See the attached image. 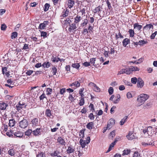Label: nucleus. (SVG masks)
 Wrapping results in <instances>:
<instances>
[{
	"label": "nucleus",
	"instance_id": "obj_20",
	"mask_svg": "<svg viewBox=\"0 0 157 157\" xmlns=\"http://www.w3.org/2000/svg\"><path fill=\"white\" fill-rule=\"evenodd\" d=\"M75 4V2L74 0H68L67 6L69 8H72Z\"/></svg>",
	"mask_w": 157,
	"mask_h": 157
},
{
	"label": "nucleus",
	"instance_id": "obj_49",
	"mask_svg": "<svg viewBox=\"0 0 157 157\" xmlns=\"http://www.w3.org/2000/svg\"><path fill=\"white\" fill-rule=\"evenodd\" d=\"M133 157H141L140 154L138 151H136L134 152L132 155Z\"/></svg>",
	"mask_w": 157,
	"mask_h": 157
},
{
	"label": "nucleus",
	"instance_id": "obj_23",
	"mask_svg": "<svg viewBox=\"0 0 157 157\" xmlns=\"http://www.w3.org/2000/svg\"><path fill=\"white\" fill-rule=\"evenodd\" d=\"M57 141L60 144L64 145H65V142L64 139H63L62 137H58L57 139Z\"/></svg>",
	"mask_w": 157,
	"mask_h": 157
},
{
	"label": "nucleus",
	"instance_id": "obj_60",
	"mask_svg": "<svg viewBox=\"0 0 157 157\" xmlns=\"http://www.w3.org/2000/svg\"><path fill=\"white\" fill-rule=\"evenodd\" d=\"M66 89L65 88H62L60 89V90L59 91V93L60 94L63 95L66 92Z\"/></svg>",
	"mask_w": 157,
	"mask_h": 157
},
{
	"label": "nucleus",
	"instance_id": "obj_32",
	"mask_svg": "<svg viewBox=\"0 0 157 157\" xmlns=\"http://www.w3.org/2000/svg\"><path fill=\"white\" fill-rule=\"evenodd\" d=\"M70 86H75L76 87H78L80 86V83L78 81H75L70 84Z\"/></svg>",
	"mask_w": 157,
	"mask_h": 157
},
{
	"label": "nucleus",
	"instance_id": "obj_56",
	"mask_svg": "<svg viewBox=\"0 0 157 157\" xmlns=\"http://www.w3.org/2000/svg\"><path fill=\"white\" fill-rule=\"evenodd\" d=\"M52 88H47L46 89V92L47 95H50L52 94Z\"/></svg>",
	"mask_w": 157,
	"mask_h": 157
},
{
	"label": "nucleus",
	"instance_id": "obj_58",
	"mask_svg": "<svg viewBox=\"0 0 157 157\" xmlns=\"http://www.w3.org/2000/svg\"><path fill=\"white\" fill-rule=\"evenodd\" d=\"M138 79L136 77L132 78L131 79V82L134 84H136V82H137Z\"/></svg>",
	"mask_w": 157,
	"mask_h": 157
},
{
	"label": "nucleus",
	"instance_id": "obj_38",
	"mask_svg": "<svg viewBox=\"0 0 157 157\" xmlns=\"http://www.w3.org/2000/svg\"><path fill=\"white\" fill-rule=\"evenodd\" d=\"M85 130V129L83 128L82 130L80 131V132L79 133V136H80V138H83L84 137V131Z\"/></svg>",
	"mask_w": 157,
	"mask_h": 157
},
{
	"label": "nucleus",
	"instance_id": "obj_22",
	"mask_svg": "<svg viewBox=\"0 0 157 157\" xmlns=\"http://www.w3.org/2000/svg\"><path fill=\"white\" fill-rule=\"evenodd\" d=\"M130 42V40L128 38H125L122 41V44L124 47H125Z\"/></svg>",
	"mask_w": 157,
	"mask_h": 157
},
{
	"label": "nucleus",
	"instance_id": "obj_53",
	"mask_svg": "<svg viewBox=\"0 0 157 157\" xmlns=\"http://www.w3.org/2000/svg\"><path fill=\"white\" fill-rule=\"evenodd\" d=\"M139 44L140 46H141V45H143L144 44H146L147 43V40H140L139 41Z\"/></svg>",
	"mask_w": 157,
	"mask_h": 157
},
{
	"label": "nucleus",
	"instance_id": "obj_28",
	"mask_svg": "<svg viewBox=\"0 0 157 157\" xmlns=\"http://www.w3.org/2000/svg\"><path fill=\"white\" fill-rule=\"evenodd\" d=\"M94 126V123L93 122H90L88 123L86 125V127L89 130H91L93 128V127Z\"/></svg>",
	"mask_w": 157,
	"mask_h": 157
},
{
	"label": "nucleus",
	"instance_id": "obj_30",
	"mask_svg": "<svg viewBox=\"0 0 157 157\" xmlns=\"http://www.w3.org/2000/svg\"><path fill=\"white\" fill-rule=\"evenodd\" d=\"M131 153V150L130 149H125L123 151L122 155H128Z\"/></svg>",
	"mask_w": 157,
	"mask_h": 157
},
{
	"label": "nucleus",
	"instance_id": "obj_17",
	"mask_svg": "<svg viewBox=\"0 0 157 157\" xmlns=\"http://www.w3.org/2000/svg\"><path fill=\"white\" fill-rule=\"evenodd\" d=\"M32 124H33V126H38L39 124V122L38 121V118H35L31 121Z\"/></svg>",
	"mask_w": 157,
	"mask_h": 157
},
{
	"label": "nucleus",
	"instance_id": "obj_27",
	"mask_svg": "<svg viewBox=\"0 0 157 157\" xmlns=\"http://www.w3.org/2000/svg\"><path fill=\"white\" fill-rule=\"evenodd\" d=\"M142 25H140L138 23H135L134 24L133 27L134 29H136L138 30L141 29L142 28Z\"/></svg>",
	"mask_w": 157,
	"mask_h": 157
},
{
	"label": "nucleus",
	"instance_id": "obj_48",
	"mask_svg": "<svg viewBox=\"0 0 157 157\" xmlns=\"http://www.w3.org/2000/svg\"><path fill=\"white\" fill-rule=\"evenodd\" d=\"M32 133V131L31 129H29L28 130L26 131V132H25V135L29 136H30Z\"/></svg>",
	"mask_w": 157,
	"mask_h": 157
},
{
	"label": "nucleus",
	"instance_id": "obj_14",
	"mask_svg": "<svg viewBox=\"0 0 157 157\" xmlns=\"http://www.w3.org/2000/svg\"><path fill=\"white\" fill-rule=\"evenodd\" d=\"M45 116L48 117H49L52 119L54 117L50 109H47L46 110Z\"/></svg>",
	"mask_w": 157,
	"mask_h": 157
},
{
	"label": "nucleus",
	"instance_id": "obj_64",
	"mask_svg": "<svg viewBox=\"0 0 157 157\" xmlns=\"http://www.w3.org/2000/svg\"><path fill=\"white\" fill-rule=\"evenodd\" d=\"M157 34V31H155L154 33H153L150 36V38L151 39H154L155 38V36Z\"/></svg>",
	"mask_w": 157,
	"mask_h": 157
},
{
	"label": "nucleus",
	"instance_id": "obj_7",
	"mask_svg": "<svg viewBox=\"0 0 157 157\" xmlns=\"http://www.w3.org/2000/svg\"><path fill=\"white\" fill-rule=\"evenodd\" d=\"M102 7L100 6H99L95 8L93 11L94 13H98V15H99L100 17H101V13L102 11Z\"/></svg>",
	"mask_w": 157,
	"mask_h": 157
},
{
	"label": "nucleus",
	"instance_id": "obj_33",
	"mask_svg": "<svg viewBox=\"0 0 157 157\" xmlns=\"http://www.w3.org/2000/svg\"><path fill=\"white\" fill-rule=\"evenodd\" d=\"M130 71L131 74L132 71H139L140 70L139 68L136 67L132 66H130Z\"/></svg>",
	"mask_w": 157,
	"mask_h": 157
},
{
	"label": "nucleus",
	"instance_id": "obj_11",
	"mask_svg": "<svg viewBox=\"0 0 157 157\" xmlns=\"http://www.w3.org/2000/svg\"><path fill=\"white\" fill-rule=\"evenodd\" d=\"M75 151V147L73 146L70 145L67 147V149L66 150V152L67 154H70L74 153Z\"/></svg>",
	"mask_w": 157,
	"mask_h": 157
},
{
	"label": "nucleus",
	"instance_id": "obj_52",
	"mask_svg": "<svg viewBox=\"0 0 157 157\" xmlns=\"http://www.w3.org/2000/svg\"><path fill=\"white\" fill-rule=\"evenodd\" d=\"M94 90L96 92H100V88H99V87L97 86L96 84H95L94 87L93 88Z\"/></svg>",
	"mask_w": 157,
	"mask_h": 157
},
{
	"label": "nucleus",
	"instance_id": "obj_44",
	"mask_svg": "<svg viewBox=\"0 0 157 157\" xmlns=\"http://www.w3.org/2000/svg\"><path fill=\"white\" fill-rule=\"evenodd\" d=\"M52 71L53 75H56L57 71V68L55 66H53L52 68Z\"/></svg>",
	"mask_w": 157,
	"mask_h": 157
},
{
	"label": "nucleus",
	"instance_id": "obj_13",
	"mask_svg": "<svg viewBox=\"0 0 157 157\" xmlns=\"http://www.w3.org/2000/svg\"><path fill=\"white\" fill-rule=\"evenodd\" d=\"M144 84L143 81L141 78H139L137 79V86L138 87L141 88Z\"/></svg>",
	"mask_w": 157,
	"mask_h": 157
},
{
	"label": "nucleus",
	"instance_id": "obj_8",
	"mask_svg": "<svg viewBox=\"0 0 157 157\" xmlns=\"http://www.w3.org/2000/svg\"><path fill=\"white\" fill-rule=\"evenodd\" d=\"M77 28V26L75 23L74 22L73 23H71L69 25L68 28V30L70 32H71L72 31H73V30L75 31Z\"/></svg>",
	"mask_w": 157,
	"mask_h": 157
},
{
	"label": "nucleus",
	"instance_id": "obj_59",
	"mask_svg": "<svg viewBox=\"0 0 157 157\" xmlns=\"http://www.w3.org/2000/svg\"><path fill=\"white\" fill-rule=\"evenodd\" d=\"M114 90L113 87H110L108 89V92L109 94L111 95L113 94V92Z\"/></svg>",
	"mask_w": 157,
	"mask_h": 157
},
{
	"label": "nucleus",
	"instance_id": "obj_54",
	"mask_svg": "<svg viewBox=\"0 0 157 157\" xmlns=\"http://www.w3.org/2000/svg\"><path fill=\"white\" fill-rule=\"evenodd\" d=\"M47 33L46 32L41 31L40 32V36H43V38H45L47 37Z\"/></svg>",
	"mask_w": 157,
	"mask_h": 157
},
{
	"label": "nucleus",
	"instance_id": "obj_43",
	"mask_svg": "<svg viewBox=\"0 0 157 157\" xmlns=\"http://www.w3.org/2000/svg\"><path fill=\"white\" fill-rule=\"evenodd\" d=\"M8 153L9 155L13 156H14L15 154V151H14V149H10L8 151Z\"/></svg>",
	"mask_w": 157,
	"mask_h": 157
},
{
	"label": "nucleus",
	"instance_id": "obj_1",
	"mask_svg": "<svg viewBox=\"0 0 157 157\" xmlns=\"http://www.w3.org/2000/svg\"><path fill=\"white\" fill-rule=\"evenodd\" d=\"M149 98L148 95L145 94H142L139 95L137 97V101L139 103L138 106L142 105L144 103L145 101L147 100Z\"/></svg>",
	"mask_w": 157,
	"mask_h": 157
},
{
	"label": "nucleus",
	"instance_id": "obj_40",
	"mask_svg": "<svg viewBox=\"0 0 157 157\" xmlns=\"http://www.w3.org/2000/svg\"><path fill=\"white\" fill-rule=\"evenodd\" d=\"M128 33L129 34V36L130 37H134L135 34L134 30L132 29H129L128 31Z\"/></svg>",
	"mask_w": 157,
	"mask_h": 157
},
{
	"label": "nucleus",
	"instance_id": "obj_36",
	"mask_svg": "<svg viewBox=\"0 0 157 157\" xmlns=\"http://www.w3.org/2000/svg\"><path fill=\"white\" fill-rule=\"evenodd\" d=\"M128 116H125L122 119L120 122V124L121 125H122L124 124V123L127 121Z\"/></svg>",
	"mask_w": 157,
	"mask_h": 157
},
{
	"label": "nucleus",
	"instance_id": "obj_35",
	"mask_svg": "<svg viewBox=\"0 0 157 157\" xmlns=\"http://www.w3.org/2000/svg\"><path fill=\"white\" fill-rule=\"evenodd\" d=\"M8 126L7 125L4 124L3 126L2 127L1 132L3 134V133H5V132H6L8 129Z\"/></svg>",
	"mask_w": 157,
	"mask_h": 157
},
{
	"label": "nucleus",
	"instance_id": "obj_57",
	"mask_svg": "<svg viewBox=\"0 0 157 157\" xmlns=\"http://www.w3.org/2000/svg\"><path fill=\"white\" fill-rule=\"evenodd\" d=\"M89 108L90 109V111H92L93 112L95 111L94 105L93 104L90 103L89 106Z\"/></svg>",
	"mask_w": 157,
	"mask_h": 157
},
{
	"label": "nucleus",
	"instance_id": "obj_41",
	"mask_svg": "<svg viewBox=\"0 0 157 157\" xmlns=\"http://www.w3.org/2000/svg\"><path fill=\"white\" fill-rule=\"evenodd\" d=\"M18 33L17 32H13L11 33V37L12 39L15 38L17 37Z\"/></svg>",
	"mask_w": 157,
	"mask_h": 157
},
{
	"label": "nucleus",
	"instance_id": "obj_16",
	"mask_svg": "<svg viewBox=\"0 0 157 157\" xmlns=\"http://www.w3.org/2000/svg\"><path fill=\"white\" fill-rule=\"evenodd\" d=\"M115 123V121L113 118H110L109 120V122L107 124V126H108V129H109L112 128V127L114 125Z\"/></svg>",
	"mask_w": 157,
	"mask_h": 157
},
{
	"label": "nucleus",
	"instance_id": "obj_26",
	"mask_svg": "<svg viewBox=\"0 0 157 157\" xmlns=\"http://www.w3.org/2000/svg\"><path fill=\"white\" fill-rule=\"evenodd\" d=\"M9 125L10 127H13L16 124V121L13 118L10 119L9 120Z\"/></svg>",
	"mask_w": 157,
	"mask_h": 157
},
{
	"label": "nucleus",
	"instance_id": "obj_42",
	"mask_svg": "<svg viewBox=\"0 0 157 157\" xmlns=\"http://www.w3.org/2000/svg\"><path fill=\"white\" fill-rule=\"evenodd\" d=\"M80 100L78 105L80 106H82L84 105L85 103L84 98L80 97Z\"/></svg>",
	"mask_w": 157,
	"mask_h": 157
},
{
	"label": "nucleus",
	"instance_id": "obj_6",
	"mask_svg": "<svg viewBox=\"0 0 157 157\" xmlns=\"http://www.w3.org/2000/svg\"><path fill=\"white\" fill-rule=\"evenodd\" d=\"M27 105H25V103H21V101L19 102V103L16 105V107L17 111L19 112L21 111V109H23V108H26Z\"/></svg>",
	"mask_w": 157,
	"mask_h": 157
},
{
	"label": "nucleus",
	"instance_id": "obj_3",
	"mask_svg": "<svg viewBox=\"0 0 157 157\" xmlns=\"http://www.w3.org/2000/svg\"><path fill=\"white\" fill-rule=\"evenodd\" d=\"M154 28L153 25L151 23L146 24L143 27V33L145 35L147 32H149L150 29H153Z\"/></svg>",
	"mask_w": 157,
	"mask_h": 157
},
{
	"label": "nucleus",
	"instance_id": "obj_37",
	"mask_svg": "<svg viewBox=\"0 0 157 157\" xmlns=\"http://www.w3.org/2000/svg\"><path fill=\"white\" fill-rule=\"evenodd\" d=\"M71 17H67L66 20H65V22L64 23V25H67V24H69V25L71 24V21L70 19Z\"/></svg>",
	"mask_w": 157,
	"mask_h": 157
},
{
	"label": "nucleus",
	"instance_id": "obj_2",
	"mask_svg": "<svg viewBox=\"0 0 157 157\" xmlns=\"http://www.w3.org/2000/svg\"><path fill=\"white\" fill-rule=\"evenodd\" d=\"M154 139L151 137H148L145 139L144 141L142 143V144L144 146H147L151 145H154Z\"/></svg>",
	"mask_w": 157,
	"mask_h": 157
},
{
	"label": "nucleus",
	"instance_id": "obj_63",
	"mask_svg": "<svg viewBox=\"0 0 157 157\" xmlns=\"http://www.w3.org/2000/svg\"><path fill=\"white\" fill-rule=\"evenodd\" d=\"M7 26L5 24H2L1 25V30H5L6 29Z\"/></svg>",
	"mask_w": 157,
	"mask_h": 157
},
{
	"label": "nucleus",
	"instance_id": "obj_5",
	"mask_svg": "<svg viewBox=\"0 0 157 157\" xmlns=\"http://www.w3.org/2000/svg\"><path fill=\"white\" fill-rule=\"evenodd\" d=\"M19 126L21 128H25L28 125V122L26 119H23L19 122Z\"/></svg>",
	"mask_w": 157,
	"mask_h": 157
},
{
	"label": "nucleus",
	"instance_id": "obj_19",
	"mask_svg": "<svg viewBox=\"0 0 157 157\" xmlns=\"http://www.w3.org/2000/svg\"><path fill=\"white\" fill-rule=\"evenodd\" d=\"M69 12V10H68L67 8L66 9H64L62 12V15L60 16L62 17L61 18L63 19V18L68 16Z\"/></svg>",
	"mask_w": 157,
	"mask_h": 157
},
{
	"label": "nucleus",
	"instance_id": "obj_51",
	"mask_svg": "<svg viewBox=\"0 0 157 157\" xmlns=\"http://www.w3.org/2000/svg\"><path fill=\"white\" fill-rule=\"evenodd\" d=\"M59 153V152L58 151H55L53 153L51 154V155L52 156H58V155Z\"/></svg>",
	"mask_w": 157,
	"mask_h": 157
},
{
	"label": "nucleus",
	"instance_id": "obj_47",
	"mask_svg": "<svg viewBox=\"0 0 157 157\" xmlns=\"http://www.w3.org/2000/svg\"><path fill=\"white\" fill-rule=\"evenodd\" d=\"M50 6L49 4L46 3L44 5V11H47L48 10Z\"/></svg>",
	"mask_w": 157,
	"mask_h": 157
},
{
	"label": "nucleus",
	"instance_id": "obj_4",
	"mask_svg": "<svg viewBox=\"0 0 157 157\" xmlns=\"http://www.w3.org/2000/svg\"><path fill=\"white\" fill-rule=\"evenodd\" d=\"M154 127L148 126L143 130V132L144 134L147 132L148 135H151L153 134L154 132Z\"/></svg>",
	"mask_w": 157,
	"mask_h": 157
},
{
	"label": "nucleus",
	"instance_id": "obj_18",
	"mask_svg": "<svg viewBox=\"0 0 157 157\" xmlns=\"http://www.w3.org/2000/svg\"><path fill=\"white\" fill-rule=\"evenodd\" d=\"M74 22L76 24H78L79 22L82 20V17L78 15H77L76 17L74 18Z\"/></svg>",
	"mask_w": 157,
	"mask_h": 157
},
{
	"label": "nucleus",
	"instance_id": "obj_61",
	"mask_svg": "<svg viewBox=\"0 0 157 157\" xmlns=\"http://www.w3.org/2000/svg\"><path fill=\"white\" fill-rule=\"evenodd\" d=\"M29 49V46H28V44H24L23 47L22 48V49H24V50L27 51V49Z\"/></svg>",
	"mask_w": 157,
	"mask_h": 157
},
{
	"label": "nucleus",
	"instance_id": "obj_29",
	"mask_svg": "<svg viewBox=\"0 0 157 157\" xmlns=\"http://www.w3.org/2000/svg\"><path fill=\"white\" fill-rule=\"evenodd\" d=\"M71 67L74 68H75L77 70H79V68L80 67V65L79 63H73L71 65Z\"/></svg>",
	"mask_w": 157,
	"mask_h": 157
},
{
	"label": "nucleus",
	"instance_id": "obj_55",
	"mask_svg": "<svg viewBox=\"0 0 157 157\" xmlns=\"http://www.w3.org/2000/svg\"><path fill=\"white\" fill-rule=\"evenodd\" d=\"M45 98H46V95L44 93H42V94L39 97V99L40 101L43 100V99Z\"/></svg>",
	"mask_w": 157,
	"mask_h": 157
},
{
	"label": "nucleus",
	"instance_id": "obj_12",
	"mask_svg": "<svg viewBox=\"0 0 157 157\" xmlns=\"http://www.w3.org/2000/svg\"><path fill=\"white\" fill-rule=\"evenodd\" d=\"M49 23L48 21H44L43 23H41L39 24V29H44L46 27L47 25Z\"/></svg>",
	"mask_w": 157,
	"mask_h": 157
},
{
	"label": "nucleus",
	"instance_id": "obj_10",
	"mask_svg": "<svg viewBox=\"0 0 157 157\" xmlns=\"http://www.w3.org/2000/svg\"><path fill=\"white\" fill-rule=\"evenodd\" d=\"M10 132L12 134H14L15 136L19 138L22 137L23 134V133L20 131H17L15 132H14L13 131H10Z\"/></svg>",
	"mask_w": 157,
	"mask_h": 157
},
{
	"label": "nucleus",
	"instance_id": "obj_46",
	"mask_svg": "<svg viewBox=\"0 0 157 157\" xmlns=\"http://www.w3.org/2000/svg\"><path fill=\"white\" fill-rule=\"evenodd\" d=\"M52 61L53 62V63L55 62H58L59 61H60V59L59 58L57 57H54V58H52Z\"/></svg>",
	"mask_w": 157,
	"mask_h": 157
},
{
	"label": "nucleus",
	"instance_id": "obj_62",
	"mask_svg": "<svg viewBox=\"0 0 157 157\" xmlns=\"http://www.w3.org/2000/svg\"><path fill=\"white\" fill-rule=\"evenodd\" d=\"M115 135V131L114 130L112 131V132H110V133L109 136L110 137H111L112 138H113V137H114Z\"/></svg>",
	"mask_w": 157,
	"mask_h": 157
},
{
	"label": "nucleus",
	"instance_id": "obj_34",
	"mask_svg": "<svg viewBox=\"0 0 157 157\" xmlns=\"http://www.w3.org/2000/svg\"><path fill=\"white\" fill-rule=\"evenodd\" d=\"M106 2L108 9L110 11H112L113 10V8L111 6V3L109 2V0H106Z\"/></svg>",
	"mask_w": 157,
	"mask_h": 157
},
{
	"label": "nucleus",
	"instance_id": "obj_9",
	"mask_svg": "<svg viewBox=\"0 0 157 157\" xmlns=\"http://www.w3.org/2000/svg\"><path fill=\"white\" fill-rule=\"evenodd\" d=\"M82 153L80 151V147H77L76 151L75 150V151L73 153V156L74 157L78 156L80 157L82 156Z\"/></svg>",
	"mask_w": 157,
	"mask_h": 157
},
{
	"label": "nucleus",
	"instance_id": "obj_50",
	"mask_svg": "<svg viewBox=\"0 0 157 157\" xmlns=\"http://www.w3.org/2000/svg\"><path fill=\"white\" fill-rule=\"evenodd\" d=\"M84 88H82L80 89V90L79 91V94L81 96L80 97L82 98H84V95L83 92V91H84Z\"/></svg>",
	"mask_w": 157,
	"mask_h": 157
},
{
	"label": "nucleus",
	"instance_id": "obj_31",
	"mask_svg": "<svg viewBox=\"0 0 157 157\" xmlns=\"http://www.w3.org/2000/svg\"><path fill=\"white\" fill-rule=\"evenodd\" d=\"M2 72L3 74H5L6 76H8L10 74L9 72H7V68L6 67H2Z\"/></svg>",
	"mask_w": 157,
	"mask_h": 157
},
{
	"label": "nucleus",
	"instance_id": "obj_39",
	"mask_svg": "<svg viewBox=\"0 0 157 157\" xmlns=\"http://www.w3.org/2000/svg\"><path fill=\"white\" fill-rule=\"evenodd\" d=\"M50 64L51 63H50L49 62H45L44 63H43L42 64V66L44 68L46 67L48 68L50 67Z\"/></svg>",
	"mask_w": 157,
	"mask_h": 157
},
{
	"label": "nucleus",
	"instance_id": "obj_45",
	"mask_svg": "<svg viewBox=\"0 0 157 157\" xmlns=\"http://www.w3.org/2000/svg\"><path fill=\"white\" fill-rule=\"evenodd\" d=\"M83 21V22L80 24L81 26L82 27H84V26L86 25L88 23V21L87 19H84Z\"/></svg>",
	"mask_w": 157,
	"mask_h": 157
},
{
	"label": "nucleus",
	"instance_id": "obj_24",
	"mask_svg": "<svg viewBox=\"0 0 157 157\" xmlns=\"http://www.w3.org/2000/svg\"><path fill=\"white\" fill-rule=\"evenodd\" d=\"M8 106V104L4 102L0 103V108L1 110H5Z\"/></svg>",
	"mask_w": 157,
	"mask_h": 157
},
{
	"label": "nucleus",
	"instance_id": "obj_25",
	"mask_svg": "<svg viewBox=\"0 0 157 157\" xmlns=\"http://www.w3.org/2000/svg\"><path fill=\"white\" fill-rule=\"evenodd\" d=\"M79 144L81 146L82 148H83L85 147L87 144L86 140H83L81 139L79 141Z\"/></svg>",
	"mask_w": 157,
	"mask_h": 157
},
{
	"label": "nucleus",
	"instance_id": "obj_21",
	"mask_svg": "<svg viewBox=\"0 0 157 157\" xmlns=\"http://www.w3.org/2000/svg\"><path fill=\"white\" fill-rule=\"evenodd\" d=\"M117 141V140L116 139H115L114 141L111 144L109 147V149L108 151H107L106 152H109V151H110L112 149H113V147L114 145L116 144Z\"/></svg>",
	"mask_w": 157,
	"mask_h": 157
},
{
	"label": "nucleus",
	"instance_id": "obj_15",
	"mask_svg": "<svg viewBox=\"0 0 157 157\" xmlns=\"http://www.w3.org/2000/svg\"><path fill=\"white\" fill-rule=\"evenodd\" d=\"M32 134L35 136H38L41 135L40 128H37L35 130L32 131Z\"/></svg>",
	"mask_w": 157,
	"mask_h": 157
}]
</instances>
